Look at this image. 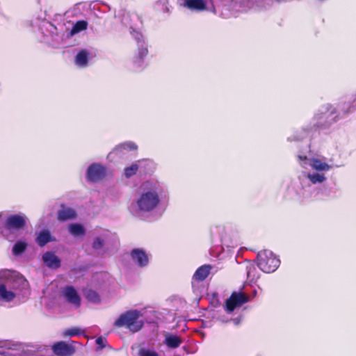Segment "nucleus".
<instances>
[{
  "instance_id": "1",
  "label": "nucleus",
  "mask_w": 356,
  "mask_h": 356,
  "mask_svg": "<svg viewBox=\"0 0 356 356\" xmlns=\"http://www.w3.org/2000/svg\"><path fill=\"white\" fill-rule=\"evenodd\" d=\"M141 313L138 310H129L120 315L115 321L114 326L117 327H126L130 332L135 333L140 331L143 327V321L139 320Z\"/></svg>"
},
{
  "instance_id": "2",
  "label": "nucleus",
  "mask_w": 356,
  "mask_h": 356,
  "mask_svg": "<svg viewBox=\"0 0 356 356\" xmlns=\"http://www.w3.org/2000/svg\"><path fill=\"white\" fill-rule=\"evenodd\" d=\"M258 267L266 273H273L280 266V259L268 250H262L257 254Z\"/></svg>"
},
{
  "instance_id": "3",
  "label": "nucleus",
  "mask_w": 356,
  "mask_h": 356,
  "mask_svg": "<svg viewBox=\"0 0 356 356\" xmlns=\"http://www.w3.org/2000/svg\"><path fill=\"white\" fill-rule=\"evenodd\" d=\"M314 118L317 120L315 126L317 128H324L335 122L337 118V109L331 104L322 106Z\"/></svg>"
},
{
  "instance_id": "4",
  "label": "nucleus",
  "mask_w": 356,
  "mask_h": 356,
  "mask_svg": "<svg viewBox=\"0 0 356 356\" xmlns=\"http://www.w3.org/2000/svg\"><path fill=\"white\" fill-rule=\"evenodd\" d=\"M160 199L156 191H149L140 195L136 201L138 210L142 212H149L159 204Z\"/></svg>"
},
{
  "instance_id": "5",
  "label": "nucleus",
  "mask_w": 356,
  "mask_h": 356,
  "mask_svg": "<svg viewBox=\"0 0 356 356\" xmlns=\"http://www.w3.org/2000/svg\"><path fill=\"white\" fill-rule=\"evenodd\" d=\"M26 225V217L24 214H12L6 218L3 227L5 229L12 232L23 229Z\"/></svg>"
},
{
  "instance_id": "6",
  "label": "nucleus",
  "mask_w": 356,
  "mask_h": 356,
  "mask_svg": "<svg viewBox=\"0 0 356 356\" xmlns=\"http://www.w3.org/2000/svg\"><path fill=\"white\" fill-rule=\"evenodd\" d=\"M250 297L243 292H233L226 300L225 307L227 312H232L236 307L248 302Z\"/></svg>"
},
{
  "instance_id": "7",
  "label": "nucleus",
  "mask_w": 356,
  "mask_h": 356,
  "mask_svg": "<svg viewBox=\"0 0 356 356\" xmlns=\"http://www.w3.org/2000/svg\"><path fill=\"white\" fill-rule=\"evenodd\" d=\"M106 175V168L97 163L90 165L86 174L88 181L90 182H96L102 179Z\"/></svg>"
},
{
  "instance_id": "8",
  "label": "nucleus",
  "mask_w": 356,
  "mask_h": 356,
  "mask_svg": "<svg viewBox=\"0 0 356 356\" xmlns=\"http://www.w3.org/2000/svg\"><path fill=\"white\" fill-rule=\"evenodd\" d=\"M62 293L68 303L74 305L76 307L81 306V297L74 286H66L63 288Z\"/></svg>"
},
{
  "instance_id": "9",
  "label": "nucleus",
  "mask_w": 356,
  "mask_h": 356,
  "mask_svg": "<svg viewBox=\"0 0 356 356\" xmlns=\"http://www.w3.org/2000/svg\"><path fill=\"white\" fill-rule=\"evenodd\" d=\"M52 350L57 356H72L75 353V348L72 344L61 341L53 345Z\"/></svg>"
},
{
  "instance_id": "10",
  "label": "nucleus",
  "mask_w": 356,
  "mask_h": 356,
  "mask_svg": "<svg viewBox=\"0 0 356 356\" xmlns=\"http://www.w3.org/2000/svg\"><path fill=\"white\" fill-rule=\"evenodd\" d=\"M130 254L132 260L140 267L146 266L149 263V257L142 249H133Z\"/></svg>"
},
{
  "instance_id": "11",
  "label": "nucleus",
  "mask_w": 356,
  "mask_h": 356,
  "mask_svg": "<svg viewBox=\"0 0 356 356\" xmlns=\"http://www.w3.org/2000/svg\"><path fill=\"white\" fill-rule=\"evenodd\" d=\"M76 212L74 209L65 207L63 204L60 205V209L57 212V219L60 222L75 219Z\"/></svg>"
},
{
  "instance_id": "12",
  "label": "nucleus",
  "mask_w": 356,
  "mask_h": 356,
  "mask_svg": "<svg viewBox=\"0 0 356 356\" xmlns=\"http://www.w3.org/2000/svg\"><path fill=\"white\" fill-rule=\"evenodd\" d=\"M42 261L49 268L57 269L60 266L61 261L53 252H46L42 255Z\"/></svg>"
},
{
  "instance_id": "13",
  "label": "nucleus",
  "mask_w": 356,
  "mask_h": 356,
  "mask_svg": "<svg viewBox=\"0 0 356 356\" xmlns=\"http://www.w3.org/2000/svg\"><path fill=\"white\" fill-rule=\"evenodd\" d=\"M184 6L192 11H203L207 9L204 0H184Z\"/></svg>"
},
{
  "instance_id": "14",
  "label": "nucleus",
  "mask_w": 356,
  "mask_h": 356,
  "mask_svg": "<svg viewBox=\"0 0 356 356\" xmlns=\"http://www.w3.org/2000/svg\"><path fill=\"white\" fill-rule=\"evenodd\" d=\"M211 266L210 265H203L199 267L193 275V280L197 282L204 281L210 274Z\"/></svg>"
},
{
  "instance_id": "15",
  "label": "nucleus",
  "mask_w": 356,
  "mask_h": 356,
  "mask_svg": "<svg viewBox=\"0 0 356 356\" xmlns=\"http://www.w3.org/2000/svg\"><path fill=\"white\" fill-rule=\"evenodd\" d=\"M163 343L169 348L175 349L180 346L183 343V339L178 335L168 333L165 335Z\"/></svg>"
},
{
  "instance_id": "16",
  "label": "nucleus",
  "mask_w": 356,
  "mask_h": 356,
  "mask_svg": "<svg viewBox=\"0 0 356 356\" xmlns=\"http://www.w3.org/2000/svg\"><path fill=\"white\" fill-rule=\"evenodd\" d=\"M54 241L55 238L51 236V233L48 229H44L39 232L36 238V242L40 247H43L49 242Z\"/></svg>"
},
{
  "instance_id": "17",
  "label": "nucleus",
  "mask_w": 356,
  "mask_h": 356,
  "mask_svg": "<svg viewBox=\"0 0 356 356\" xmlns=\"http://www.w3.org/2000/svg\"><path fill=\"white\" fill-rule=\"evenodd\" d=\"M16 295L14 292L7 290L6 285L0 283V300L9 302L13 301Z\"/></svg>"
},
{
  "instance_id": "18",
  "label": "nucleus",
  "mask_w": 356,
  "mask_h": 356,
  "mask_svg": "<svg viewBox=\"0 0 356 356\" xmlns=\"http://www.w3.org/2000/svg\"><path fill=\"white\" fill-rule=\"evenodd\" d=\"M146 162V160H138L136 163H132L130 166L125 168L124 170V176L127 178H130L135 175L140 167V164Z\"/></svg>"
},
{
  "instance_id": "19",
  "label": "nucleus",
  "mask_w": 356,
  "mask_h": 356,
  "mask_svg": "<svg viewBox=\"0 0 356 356\" xmlns=\"http://www.w3.org/2000/svg\"><path fill=\"white\" fill-rule=\"evenodd\" d=\"M88 22L86 20L77 21L72 26V28L69 33V36L72 37L81 31L86 30L88 28Z\"/></svg>"
},
{
  "instance_id": "20",
  "label": "nucleus",
  "mask_w": 356,
  "mask_h": 356,
  "mask_svg": "<svg viewBox=\"0 0 356 356\" xmlns=\"http://www.w3.org/2000/svg\"><path fill=\"white\" fill-rule=\"evenodd\" d=\"M76 63L80 66H86L88 62V53L86 49L81 50L76 56Z\"/></svg>"
},
{
  "instance_id": "21",
  "label": "nucleus",
  "mask_w": 356,
  "mask_h": 356,
  "mask_svg": "<svg viewBox=\"0 0 356 356\" xmlns=\"http://www.w3.org/2000/svg\"><path fill=\"white\" fill-rule=\"evenodd\" d=\"M312 166L318 171H327L330 169V165L327 163L318 159L312 160Z\"/></svg>"
},
{
  "instance_id": "22",
  "label": "nucleus",
  "mask_w": 356,
  "mask_h": 356,
  "mask_svg": "<svg viewBox=\"0 0 356 356\" xmlns=\"http://www.w3.org/2000/svg\"><path fill=\"white\" fill-rule=\"evenodd\" d=\"M70 232L75 236H83L85 234V229L80 224H72L69 226Z\"/></svg>"
},
{
  "instance_id": "23",
  "label": "nucleus",
  "mask_w": 356,
  "mask_h": 356,
  "mask_svg": "<svg viewBox=\"0 0 356 356\" xmlns=\"http://www.w3.org/2000/svg\"><path fill=\"white\" fill-rule=\"evenodd\" d=\"M138 149V146L136 145V143H134V142H125V143H121L118 145H117L115 149H114V151H116V152H121L124 149H129V150H136Z\"/></svg>"
},
{
  "instance_id": "24",
  "label": "nucleus",
  "mask_w": 356,
  "mask_h": 356,
  "mask_svg": "<svg viewBox=\"0 0 356 356\" xmlns=\"http://www.w3.org/2000/svg\"><path fill=\"white\" fill-rule=\"evenodd\" d=\"M27 243L24 241H17L13 247V254L14 255H19L23 253L27 248Z\"/></svg>"
},
{
  "instance_id": "25",
  "label": "nucleus",
  "mask_w": 356,
  "mask_h": 356,
  "mask_svg": "<svg viewBox=\"0 0 356 356\" xmlns=\"http://www.w3.org/2000/svg\"><path fill=\"white\" fill-rule=\"evenodd\" d=\"M86 298L93 303L100 302V297L99 294L94 290L89 289L85 293Z\"/></svg>"
},
{
  "instance_id": "26",
  "label": "nucleus",
  "mask_w": 356,
  "mask_h": 356,
  "mask_svg": "<svg viewBox=\"0 0 356 356\" xmlns=\"http://www.w3.org/2000/svg\"><path fill=\"white\" fill-rule=\"evenodd\" d=\"M148 50L147 47H141L138 49V54L134 57V62L140 65L143 61V58L147 55Z\"/></svg>"
},
{
  "instance_id": "27",
  "label": "nucleus",
  "mask_w": 356,
  "mask_h": 356,
  "mask_svg": "<svg viewBox=\"0 0 356 356\" xmlns=\"http://www.w3.org/2000/svg\"><path fill=\"white\" fill-rule=\"evenodd\" d=\"M309 179L313 184L321 183L325 180V176L318 173H314L309 175Z\"/></svg>"
},
{
  "instance_id": "28",
  "label": "nucleus",
  "mask_w": 356,
  "mask_h": 356,
  "mask_svg": "<svg viewBox=\"0 0 356 356\" xmlns=\"http://www.w3.org/2000/svg\"><path fill=\"white\" fill-rule=\"evenodd\" d=\"M139 356H159V354L154 351L149 349L141 348L138 350Z\"/></svg>"
},
{
  "instance_id": "29",
  "label": "nucleus",
  "mask_w": 356,
  "mask_h": 356,
  "mask_svg": "<svg viewBox=\"0 0 356 356\" xmlns=\"http://www.w3.org/2000/svg\"><path fill=\"white\" fill-rule=\"evenodd\" d=\"M104 241L100 237H96L92 243V248L95 250H99L104 247Z\"/></svg>"
},
{
  "instance_id": "30",
  "label": "nucleus",
  "mask_w": 356,
  "mask_h": 356,
  "mask_svg": "<svg viewBox=\"0 0 356 356\" xmlns=\"http://www.w3.org/2000/svg\"><path fill=\"white\" fill-rule=\"evenodd\" d=\"M80 334H81V330H80V329H79L77 327H73V328L66 330L64 332V334L65 336H69V337L79 335Z\"/></svg>"
},
{
  "instance_id": "31",
  "label": "nucleus",
  "mask_w": 356,
  "mask_h": 356,
  "mask_svg": "<svg viewBox=\"0 0 356 356\" xmlns=\"http://www.w3.org/2000/svg\"><path fill=\"white\" fill-rule=\"evenodd\" d=\"M96 343L100 348H103L106 346V340L102 337H99L96 339Z\"/></svg>"
},
{
  "instance_id": "32",
  "label": "nucleus",
  "mask_w": 356,
  "mask_h": 356,
  "mask_svg": "<svg viewBox=\"0 0 356 356\" xmlns=\"http://www.w3.org/2000/svg\"><path fill=\"white\" fill-rule=\"evenodd\" d=\"M233 321H234V323L236 325H238L240 323V321H241L240 318H236Z\"/></svg>"
}]
</instances>
